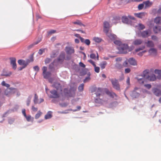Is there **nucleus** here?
<instances>
[{
  "instance_id": "f257e3e1",
  "label": "nucleus",
  "mask_w": 161,
  "mask_h": 161,
  "mask_svg": "<svg viewBox=\"0 0 161 161\" xmlns=\"http://www.w3.org/2000/svg\"><path fill=\"white\" fill-rule=\"evenodd\" d=\"M110 26L109 22L105 21L103 23V31L106 35L111 39H114L115 38V36L111 33H109L108 31Z\"/></svg>"
},
{
  "instance_id": "f03ea898",
  "label": "nucleus",
  "mask_w": 161,
  "mask_h": 161,
  "mask_svg": "<svg viewBox=\"0 0 161 161\" xmlns=\"http://www.w3.org/2000/svg\"><path fill=\"white\" fill-rule=\"evenodd\" d=\"M33 57L32 55L30 57V59H27L26 61L23 59H19L18 62L19 65H22L23 68H25L30 62H33Z\"/></svg>"
},
{
  "instance_id": "7ed1b4c3",
  "label": "nucleus",
  "mask_w": 161,
  "mask_h": 161,
  "mask_svg": "<svg viewBox=\"0 0 161 161\" xmlns=\"http://www.w3.org/2000/svg\"><path fill=\"white\" fill-rule=\"evenodd\" d=\"M119 52L122 53H126L128 52L131 50L127 44H122L118 47Z\"/></svg>"
},
{
  "instance_id": "20e7f679",
  "label": "nucleus",
  "mask_w": 161,
  "mask_h": 161,
  "mask_svg": "<svg viewBox=\"0 0 161 161\" xmlns=\"http://www.w3.org/2000/svg\"><path fill=\"white\" fill-rule=\"evenodd\" d=\"M76 91V89L74 88H71L69 91L67 88L64 89V92L65 95L68 96L70 97H73L75 95V91Z\"/></svg>"
},
{
  "instance_id": "39448f33",
  "label": "nucleus",
  "mask_w": 161,
  "mask_h": 161,
  "mask_svg": "<svg viewBox=\"0 0 161 161\" xmlns=\"http://www.w3.org/2000/svg\"><path fill=\"white\" fill-rule=\"evenodd\" d=\"M141 89L140 88L135 87L134 90L132 92L131 96L134 98L138 97L141 92Z\"/></svg>"
},
{
  "instance_id": "423d86ee",
  "label": "nucleus",
  "mask_w": 161,
  "mask_h": 161,
  "mask_svg": "<svg viewBox=\"0 0 161 161\" xmlns=\"http://www.w3.org/2000/svg\"><path fill=\"white\" fill-rule=\"evenodd\" d=\"M151 31L149 30L140 31L138 34V36L142 38H146L150 36Z\"/></svg>"
},
{
  "instance_id": "0eeeda50",
  "label": "nucleus",
  "mask_w": 161,
  "mask_h": 161,
  "mask_svg": "<svg viewBox=\"0 0 161 161\" xmlns=\"http://www.w3.org/2000/svg\"><path fill=\"white\" fill-rule=\"evenodd\" d=\"M110 80L113 85V87L116 90H119L120 86L118 80L116 79H111Z\"/></svg>"
},
{
  "instance_id": "6e6552de",
  "label": "nucleus",
  "mask_w": 161,
  "mask_h": 161,
  "mask_svg": "<svg viewBox=\"0 0 161 161\" xmlns=\"http://www.w3.org/2000/svg\"><path fill=\"white\" fill-rule=\"evenodd\" d=\"M15 89V88H7L5 91L4 94L7 96H9L14 93Z\"/></svg>"
},
{
  "instance_id": "1a4fd4ad",
  "label": "nucleus",
  "mask_w": 161,
  "mask_h": 161,
  "mask_svg": "<svg viewBox=\"0 0 161 161\" xmlns=\"http://www.w3.org/2000/svg\"><path fill=\"white\" fill-rule=\"evenodd\" d=\"M50 93L51 94L49 97L51 98H58L60 96L59 94L56 90H53L51 91Z\"/></svg>"
},
{
  "instance_id": "9d476101",
  "label": "nucleus",
  "mask_w": 161,
  "mask_h": 161,
  "mask_svg": "<svg viewBox=\"0 0 161 161\" xmlns=\"http://www.w3.org/2000/svg\"><path fill=\"white\" fill-rule=\"evenodd\" d=\"M65 50L67 54H71L75 52V50L74 48L72 47H66L65 48Z\"/></svg>"
},
{
  "instance_id": "9b49d317",
  "label": "nucleus",
  "mask_w": 161,
  "mask_h": 161,
  "mask_svg": "<svg viewBox=\"0 0 161 161\" xmlns=\"http://www.w3.org/2000/svg\"><path fill=\"white\" fill-rule=\"evenodd\" d=\"M10 64L12 65L13 68L14 70H15L17 68L16 58L14 57H12L10 58Z\"/></svg>"
},
{
  "instance_id": "f8f14e48",
  "label": "nucleus",
  "mask_w": 161,
  "mask_h": 161,
  "mask_svg": "<svg viewBox=\"0 0 161 161\" xmlns=\"http://www.w3.org/2000/svg\"><path fill=\"white\" fill-rule=\"evenodd\" d=\"M152 92L157 96H159L161 95V91L156 88H153L152 89Z\"/></svg>"
},
{
  "instance_id": "ddd939ff",
  "label": "nucleus",
  "mask_w": 161,
  "mask_h": 161,
  "mask_svg": "<svg viewBox=\"0 0 161 161\" xmlns=\"http://www.w3.org/2000/svg\"><path fill=\"white\" fill-rule=\"evenodd\" d=\"M122 20L123 23L128 24H131V22L126 16H124L122 18Z\"/></svg>"
},
{
  "instance_id": "4468645a",
  "label": "nucleus",
  "mask_w": 161,
  "mask_h": 161,
  "mask_svg": "<svg viewBox=\"0 0 161 161\" xmlns=\"http://www.w3.org/2000/svg\"><path fill=\"white\" fill-rule=\"evenodd\" d=\"M65 58V54L64 53L62 52L60 53L58 58V62L62 63Z\"/></svg>"
},
{
  "instance_id": "2eb2a0df",
  "label": "nucleus",
  "mask_w": 161,
  "mask_h": 161,
  "mask_svg": "<svg viewBox=\"0 0 161 161\" xmlns=\"http://www.w3.org/2000/svg\"><path fill=\"white\" fill-rule=\"evenodd\" d=\"M143 3L144 4L145 8H147L151 7L153 4V3L152 2H151L149 0H147L144 1Z\"/></svg>"
},
{
  "instance_id": "dca6fc26",
  "label": "nucleus",
  "mask_w": 161,
  "mask_h": 161,
  "mask_svg": "<svg viewBox=\"0 0 161 161\" xmlns=\"http://www.w3.org/2000/svg\"><path fill=\"white\" fill-rule=\"evenodd\" d=\"M128 62L131 65H137L135 59L133 58H131L128 59Z\"/></svg>"
},
{
  "instance_id": "f3484780",
  "label": "nucleus",
  "mask_w": 161,
  "mask_h": 161,
  "mask_svg": "<svg viewBox=\"0 0 161 161\" xmlns=\"http://www.w3.org/2000/svg\"><path fill=\"white\" fill-rule=\"evenodd\" d=\"M53 86V87L55 88L57 90H59L61 92L62 91V89L61 86L60 84L58 82H55Z\"/></svg>"
},
{
  "instance_id": "a211bd4d",
  "label": "nucleus",
  "mask_w": 161,
  "mask_h": 161,
  "mask_svg": "<svg viewBox=\"0 0 161 161\" xmlns=\"http://www.w3.org/2000/svg\"><path fill=\"white\" fill-rule=\"evenodd\" d=\"M150 55H156L157 54V50L156 49L154 48H151L148 51Z\"/></svg>"
},
{
  "instance_id": "6ab92c4d",
  "label": "nucleus",
  "mask_w": 161,
  "mask_h": 161,
  "mask_svg": "<svg viewBox=\"0 0 161 161\" xmlns=\"http://www.w3.org/2000/svg\"><path fill=\"white\" fill-rule=\"evenodd\" d=\"M95 90L94 91H92V92H93L94 91L96 92V96L97 97H98L100 96L101 94L102 93V90L100 88H95L94 89Z\"/></svg>"
},
{
  "instance_id": "aec40b11",
  "label": "nucleus",
  "mask_w": 161,
  "mask_h": 161,
  "mask_svg": "<svg viewBox=\"0 0 161 161\" xmlns=\"http://www.w3.org/2000/svg\"><path fill=\"white\" fill-rule=\"evenodd\" d=\"M136 16L140 18H142L144 17L146 15H147V14L145 12H142L135 14Z\"/></svg>"
},
{
  "instance_id": "412c9836",
  "label": "nucleus",
  "mask_w": 161,
  "mask_h": 161,
  "mask_svg": "<svg viewBox=\"0 0 161 161\" xmlns=\"http://www.w3.org/2000/svg\"><path fill=\"white\" fill-rule=\"evenodd\" d=\"M81 42L84 43L87 46H89L91 43L90 40L88 39H85L83 38H81Z\"/></svg>"
},
{
  "instance_id": "4be33fe9",
  "label": "nucleus",
  "mask_w": 161,
  "mask_h": 161,
  "mask_svg": "<svg viewBox=\"0 0 161 161\" xmlns=\"http://www.w3.org/2000/svg\"><path fill=\"white\" fill-rule=\"evenodd\" d=\"M153 31L155 33H157L161 30V27L159 26H156L153 28Z\"/></svg>"
},
{
  "instance_id": "5701e85b",
  "label": "nucleus",
  "mask_w": 161,
  "mask_h": 161,
  "mask_svg": "<svg viewBox=\"0 0 161 161\" xmlns=\"http://www.w3.org/2000/svg\"><path fill=\"white\" fill-rule=\"evenodd\" d=\"M72 23L75 25H77L80 26H85V25L83 24L81 20L77 19L75 21L72 22Z\"/></svg>"
},
{
  "instance_id": "b1692460",
  "label": "nucleus",
  "mask_w": 161,
  "mask_h": 161,
  "mask_svg": "<svg viewBox=\"0 0 161 161\" xmlns=\"http://www.w3.org/2000/svg\"><path fill=\"white\" fill-rule=\"evenodd\" d=\"M143 42V41L141 39H136L133 42V44L135 45H139L141 44Z\"/></svg>"
},
{
  "instance_id": "393cba45",
  "label": "nucleus",
  "mask_w": 161,
  "mask_h": 161,
  "mask_svg": "<svg viewBox=\"0 0 161 161\" xmlns=\"http://www.w3.org/2000/svg\"><path fill=\"white\" fill-rule=\"evenodd\" d=\"M52 117V112L51 111H49L47 112L46 115H45L44 118L46 119H50Z\"/></svg>"
},
{
  "instance_id": "a878e982",
  "label": "nucleus",
  "mask_w": 161,
  "mask_h": 161,
  "mask_svg": "<svg viewBox=\"0 0 161 161\" xmlns=\"http://www.w3.org/2000/svg\"><path fill=\"white\" fill-rule=\"evenodd\" d=\"M147 79L150 81H154L156 80V78L155 75L154 74H153L150 75H149L147 77Z\"/></svg>"
},
{
  "instance_id": "bb28decb",
  "label": "nucleus",
  "mask_w": 161,
  "mask_h": 161,
  "mask_svg": "<svg viewBox=\"0 0 161 161\" xmlns=\"http://www.w3.org/2000/svg\"><path fill=\"white\" fill-rule=\"evenodd\" d=\"M149 72L148 69H146L144 70L143 72L142 76L144 78H147V77L149 76L148 74Z\"/></svg>"
},
{
  "instance_id": "cd10ccee",
  "label": "nucleus",
  "mask_w": 161,
  "mask_h": 161,
  "mask_svg": "<svg viewBox=\"0 0 161 161\" xmlns=\"http://www.w3.org/2000/svg\"><path fill=\"white\" fill-rule=\"evenodd\" d=\"M41 41V39H40L37 40L36 42H34L28 46V48L29 49L33 47L35 45L38 44L39 42H40Z\"/></svg>"
},
{
  "instance_id": "c85d7f7f",
  "label": "nucleus",
  "mask_w": 161,
  "mask_h": 161,
  "mask_svg": "<svg viewBox=\"0 0 161 161\" xmlns=\"http://www.w3.org/2000/svg\"><path fill=\"white\" fill-rule=\"evenodd\" d=\"M154 22L157 24H161V17H156L154 19Z\"/></svg>"
},
{
  "instance_id": "c756f323",
  "label": "nucleus",
  "mask_w": 161,
  "mask_h": 161,
  "mask_svg": "<svg viewBox=\"0 0 161 161\" xmlns=\"http://www.w3.org/2000/svg\"><path fill=\"white\" fill-rule=\"evenodd\" d=\"M146 44L148 47H153L154 46V44L153 42L151 41H148Z\"/></svg>"
},
{
  "instance_id": "7c9ffc66",
  "label": "nucleus",
  "mask_w": 161,
  "mask_h": 161,
  "mask_svg": "<svg viewBox=\"0 0 161 161\" xmlns=\"http://www.w3.org/2000/svg\"><path fill=\"white\" fill-rule=\"evenodd\" d=\"M106 93L107 95L112 98L117 96L113 92H110L108 91L106 92Z\"/></svg>"
},
{
  "instance_id": "2f4dec72",
  "label": "nucleus",
  "mask_w": 161,
  "mask_h": 161,
  "mask_svg": "<svg viewBox=\"0 0 161 161\" xmlns=\"http://www.w3.org/2000/svg\"><path fill=\"white\" fill-rule=\"evenodd\" d=\"M136 27L139 30H143L145 28V26L141 23H139Z\"/></svg>"
},
{
  "instance_id": "473e14b6",
  "label": "nucleus",
  "mask_w": 161,
  "mask_h": 161,
  "mask_svg": "<svg viewBox=\"0 0 161 161\" xmlns=\"http://www.w3.org/2000/svg\"><path fill=\"white\" fill-rule=\"evenodd\" d=\"M92 39L94 42L97 43L100 42L102 40V39L98 37H94Z\"/></svg>"
},
{
  "instance_id": "72a5a7b5",
  "label": "nucleus",
  "mask_w": 161,
  "mask_h": 161,
  "mask_svg": "<svg viewBox=\"0 0 161 161\" xmlns=\"http://www.w3.org/2000/svg\"><path fill=\"white\" fill-rule=\"evenodd\" d=\"M154 72L156 74L158 75L157 76V78L159 79H161V70L155 69Z\"/></svg>"
},
{
  "instance_id": "f704fd0d",
  "label": "nucleus",
  "mask_w": 161,
  "mask_h": 161,
  "mask_svg": "<svg viewBox=\"0 0 161 161\" xmlns=\"http://www.w3.org/2000/svg\"><path fill=\"white\" fill-rule=\"evenodd\" d=\"M51 74V73L50 72H47L45 74H43V75L44 78L47 79L50 76Z\"/></svg>"
},
{
  "instance_id": "c9c22d12",
  "label": "nucleus",
  "mask_w": 161,
  "mask_h": 161,
  "mask_svg": "<svg viewBox=\"0 0 161 161\" xmlns=\"http://www.w3.org/2000/svg\"><path fill=\"white\" fill-rule=\"evenodd\" d=\"M33 101L35 104H36L38 103V96L36 94H35Z\"/></svg>"
},
{
  "instance_id": "e433bc0d",
  "label": "nucleus",
  "mask_w": 161,
  "mask_h": 161,
  "mask_svg": "<svg viewBox=\"0 0 161 161\" xmlns=\"http://www.w3.org/2000/svg\"><path fill=\"white\" fill-rule=\"evenodd\" d=\"M115 66L117 69H121L123 68L122 65L118 63L116 64Z\"/></svg>"
},
{
  "instance_id": "4c0bfd02",
  "label": "nucleus",
  "mask_w": 161,
  "mask_h": 161,
  "mask_svg": "<svg viewBox=\"0 0 161 161\" xmlns=\"http://www.w3.org/2000/svg\"><path fill=\"white\" fill-rule=\"evenodd\" d=\"M107 64V63L106 62H103L102 63H101L100 64V66L101 68L102 69H104L105 67V66Z\"/></svg>"
},
{
  "instance_id": "58836bf2",
  "label": "nucleus",
  "mask_w": 161,
  "mask_h": 161,
  "mask_svg": "<svg viewBox=\"0 0 161 161\" xmlns=\"http://www.w3.org/2000/svg\"><path fill=\"white\" fill-rule=\"evenodd\" d=\"M1 85L3 86H5L8 88L10 87V85L7 83H6L5 81H3L1 83Z\"/></svg>"
},
{
  "instance_id": "ea45409f",
  "label": "nucleus",
  "mask_w": 161,
  "mask_h": 161,
  "mask_svg": "<svg viewBox=\"0 0 161 161\" xmlns=\"http://www.w3.org/2000/svg\"><path fill=\"white\" fill-rule=\"evenodd\" d=\"M138 81L141 84H143L144 81V78H138Z\"/></svg>"
},
{
  "instance_id": "a19ab883",
  "label": "nucleus",
  "mask_w": 161,
  "mask_h": 161,
  "mask_svg": "<svg viewBox=\"0 0 161 161\" xmlns=\"http://www.w3.org/2000/svg\"><path fill=\"white\" fill-rule=\"evenodd\" d=\"M31 98V96H29L28 98L26 101V104L27 106H29L30 105Z\"/></svg>"
},
{
  "instance_id": "79ce46f5",
  "label": "nucleus",
  "mask_w": 161,
  "mask_h": 161,
  "mask_svg": "<svg viewBox=\"0 0 161 161\" xmlns=\"http://www.w3.org/2000/svg\"><path fill=\"white\" fill-rule=\"evenodd\" d=\"M42 114V113L40 111H39L38 113L36 114L35 116V118L36 119H38Z\"/></svg>"
},
{
  "instance_id": "37998d69",
  "label": "nucleus",
  "mask_w": 161,
  "mask_h": 161,
  "mask_svg": "<svg viewBox=\"0 0 161 161\" xmlns=\"http://www.w3.org/2000/svg\"><path fill=\"white\" fill-rule=\"evenodd\" d=\"M84 84H81L78 87V90L79 91H82L84 89Z\"/></svg>"
},
{
  "instance_id": "c03bdc74",
  "label": "nucleus",
  "mask_w": 161,
  "mask_h": 161,
  "mask_svg": "<svg viewBox=\"0 0 161 161\" xmlns=\"http://www.w3.org/2000/svg\"><path fill=\"white\" fill-rule=\"evenodd\" d=\"M144 4L143 3V2L142 3L139 4L138 6V8L139 10H141L143 8Z\"/></svg>"
},
{
  "instance_id": "a18cd8bd",
  "label": "nucleus",
  "mask_w": 161,
  "mask_h": 161,
  "mask_svg": "<svg viewBox=\"0 0 161 161\" xmlns=\"http://www.w3.org/2000/svg\"><path fill=\"white\" fill-rule=\"evenodd\" d=\"M95 101L96 103H102L103 100L100 98H98L96 99L95 100Z\"/></svg>"
},
{
  "instance_id": "49530a36",
  "label": "nucleus",
  "mask_w": 161,
  "mask_h": 161,
  "mask_svg": "<svg viewBox=\"0 0 161 161\" xmlns=\"http://www.w3.org/2000/svg\"><path fill=\"white\" fill-rule=\"evenodd\" d=\"M128 60H127L126 61H125L122 64L123 67H127L128 66Z\"/></svg>"
},
{
  "instance_id": "de8ad7c7",
  "label": "nucleus",
  "mask_w": 161,
  "mask_h": 161,
  "mask_svg": "<svg viewBox=\"0 0 161 161\" xmlns=\"http://www.w3.org/2000/svg\"><path fill=\"white\" fill-rule=\"evenodd\" d=\"M114 43L115 44L119 45V46H120L122 44H121V42L120 41L118 40L115 41L114 42Z\"/></svg>"
},
{
  "instance_id": "09e8293b",
  "label": "nucleus",
  "mask_w": 161,
  "mask_h": 161,
  "mask_svg": "<svg viewBox=\"0 0 161 161\" xmlns=\"http://www.w3.org/2000/svg\"><path fill=\"white\" fill-rule=\"evenodd\" d=\"M45 48L40 49L38 51V53L40 55H42L43 52H44Z\"/></svg>"
},
{
  "instance_id": "8fccbe9b",
  "label": "nucleus",
  "mask_w": 161,
  "mask_h": 161,
  "mask_svg": "<svg viewBox=\"0 0 161 161\" xmlns=\"http://www.w3.org/2000/svg\"><path fill=\"white\" fill-rule=\"evenodd\" d=\"M24 117L26 119L27 121H28V122H29L30 121L31 119V116L30 115H26V116H24Z\"/></svg>"
},
{
  "instance_id": "3c124183",
  "label": "nucleus",
  "mask_w": 161,
  "mask_h": 161,
  "mask_svg": "<svg viewBox=\"0 0 161 161\" xmlns=\"http://www.w3.org/2000/svg\"><path fill=\"white\" fill-rule=\"evenodd\" d=\"M51 61H52V60H51V58H47L45 59V63L46 64H48Z\"/></svg>"
},
{
  "instance_id": "603ef678",
  "label": "nucleus",
  "mask_w": 161,
  "mask_h": 161,
  "mask_svg": "<svg viewBox=\"0 0 161 161\" xmlns=\"http://www.w3.org/2000/svg\"><path fill=\"white\" fill-rule=\"evenodd\" d=\"M94 69H95V71L97 73H98L99 72L100 70V68L98 67H97L96 65L95 66H94Z\"/></svg>"
},
{
  "instance_id": "864d4df0",
  "label": "nucleus",
  "mask_w": 161,
  "mask_h": 161,
  "mask_svg": "<svg viewBox=\"0 0 161 161\" xmlns=\"http://www.w3.org/2000/svg\"><path fill=\"white\" fill-rule=\"evenodd\" d=\"M47 68L46 66H43L42 68V70L43 71L42 74H45V73L47 72Z\"/></svg>"
},
{
  "instance_id": "5fc2aeb1",
  "label": "nucleus",
  "mask_w": 161,
  "mask_h": 161,
  "mask_svg": "<svg viewBox=\"0 0 161 161\" xmlns=\"http://www.w3.org/2000/svg\"><path fill=\"white\" fill-rule=\"evenodd\" d=\"M147 52V51L146 50H144L143 51H142V52H140L138 53V55L140 56H142L143 54Z\"/></svg>"
},
{
  "instance_id": "6e6d98bb",
  "label": "nucleus",
  "mask_w": 161,
  "mask_h": 161,
  "mask_svg": "<svg viewBox=\"0 0 161 161\" xmlns=\"http://www.w3.org/2000/svg\"><path fill=\"white\" fill-rule=\"evenodd\" d=\"M145 47L144 46H143L142 47H140V48H137L135 50V51L136 52H139V51H140V50H142L143 49H144L145 48Z\"/></svg>"
},
{
  "instance_id": "4d7b16f0",
  "label": "nucleus",
  "mask_w": 161,
  "mask_h": 161,
  "mask_svg": "<svg viewBox=\"0 0 161 161\" xmlns=\"http://www.w3.org/2000/svg\"><path fill=\"white\" fill-rule=\"evenodd\" d=\"M144 86L148 89H150L152 87L151 85L149 84H145Z\"/></svg>"
},
{
  "instance_id": "13d9d810",
  "label": "nucleus",
  "mask_w": 161,
  "mask_h": 161,
  "mask_svg": "<svg viewBox=\"0 0 161 161\" xmlns=\"http://www.w3.org/2000/svg\"><path fill=\"white\" fill-rule=\"evenodd\" d=\"M11 72H9L8 74L4 73V72L3 74V75L5 76H10L11 75Z\"/></svg>"
},
{
  "instance_id": "bf43d9fd",
  "label": "nucleus",
  "mask_w": 161,
  "mask_h": 161,
  "mask_svg": "<svg viewBox=\"0 0 161 161\" xmlns=\"http://www.w3.org/2000/svg\"><path fill=\"white\" fill-rule=\"evenodd\" d=\"M33 69L35 71H38L39 70V68L38 66H36L33 67Z\"/></svg>"
},
{
  "instance_id": "052dcab7",
  "label": "nucleus",
  "mask_w": 161,
  "mask_h": 161,
  "mask_svg": "<svg viewBox=\"0 0 161 161\" xmlns=\"http://www.w3.org/2000/svg\"><path fill=\"white\" fill-rule=\"evenodd\" d=\"M56 32V31L54 30H51L48 32V34H52Z\"/></svg>"
},
{
  "instance_id": "680f3d73",
  "label": "nucleus",
  "mask_w": 161,
  "mask_h": 161,
  "mask_svg": "<svg viewBox=\"0 0 161 161\" xmlns=\"http://www.w3.org/2000/svg\"><path fill=\"white\" fill-rule=\"evenodd\" d=\"M130 69L129 68H126L125 69V73H128L130 72Z\"/></svg>"
},
{
  "instance_id": "e2e57ef3",
  "label": "nucleus",
  "mask_w": 161,
  "mask_h": 161,
  "mask_svg": "<svg viewBox=\"0 0 161 161\" xmlns=\"http://www.w3.org/2000/svg\"><path fill=\"white\" fill-rule=\"evenodd\" d=\"M90 57L91 58L95 59L96 58V55L94 53H91L90 55Z\"/></svg>"
},
{
  "instance_id": "0e129e2a",
  "label": "nucleus",
  "mask_w": 161,
  "mask_h": 161,
  "mask_svg": "<svg viewBox=\"0 0 161 161\" xmlns=\"http://www.w3.org/2000/svg\"><path fill=\"white\" fill-rule=\"evenodd\" d=\"M88 61L90 63H91L94 67L95 66V65H96L95 64V63L92 60L90 59L89 60H88Z\"/></svg>"
},
{
  "instance_id": "69168bd1",
  "label": "nucleus",
  "mask_w": 161,
  "mask_h": 161,
  "mask_svg": "<svg viewBox=\"0 0 161 161\" xmlns=\"http://www.w3.org/2000/svg\"><path fill=\"white\" fill-rule=\"evenodd\" d=\"M56 56V54L55 53H53L51 54L50 57L52 58H53L55 57Z\"/></svg>"
},
{
  "instance_id": "338daca9",
  "label": "nucleus",
  "mask_w": 161,
  "mask_h": 161,
  "mask_svg": "<svg viewBox=\"0 0 161 161\" xmlns=\"http://www.w3.org/2000/svg\"><path fill=\"white\" fill-rule=\"evenodd\" d=\"M79 64V65L82 68H85L86 67V65L81 62H80Z\"/></svg>"
},
{
  "instance_id": "774afa93",
  "label": "nucleus",
  "mask_w": 161,
  "mask_h": 161,
  "mask_svg": "<svg viewBox=\"0 0 161 161\" xmlns=\"http://www.w3.org/2000/svg\"><path fill=\"white\" fill-rule=\"evenodd\" d=\"M31 109L32 110L34 111H35V112H36V111H37L38 109H37V108H36L34 106H32V108H31Z\"/></svg>"
}]
</instances>
